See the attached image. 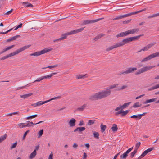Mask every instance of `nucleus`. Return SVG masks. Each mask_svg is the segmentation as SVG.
<instances>
[{"label":"nucleus","instance_id":"nucleus-1","mask_svg":"<svg viewBox=\"0 0 159 159\" xmlns=\"http://www.w3.org/2000/svg\"><path fill=\"white\" fill-rule=\"evenodd\" d=\"M118 85V84H117L111 85L106 88V90L96 93L90 96L89 99L91 101H94L106 98L111 95V91L110 90L116 87Z\"/></svg>","mask_w":159,"mask_h":159},{"label":"nucleus","instance_id":"nucleus-2","mask_svg":"<svg viewBox=\"0 0 159 159\" xmlns=\"http://www.w3.org/2000/svg\"><path fill=\"white\" fill-rule=\"evenodd\" d=\"M31 45H29L23 47L21 48L17 49L13 52L7 55L2 57L0 58V59L1 60H3L9 57H11L14 56L18 54V53L24 51V50L28 48Z\"/></svg>","mask_w":159,"mask_h":159},{"label":"nucleus","instance_id":"nucleus-3","mask_svg":"<svg viewBox=\"0 0 159 159\" xmlns=\"http://www.w3.org/2000/svg\"><path fill=\"white\" fill-rule=\"evenodd\" d=\"M84 29V28H82L80 29L75 30H72L70 32H68L62 35V37L61 38L62 40L66 38L68 35L74 34L76 33L81 32Z\"/></svg>","mask_w":159,"mask_h":159},{"label":"nucleus","instance_id":"nucleus-4","mask_svg":"<svg viewBox=\"0 0 159 159\" xmlns=\"http://www.w3.org/2000/svg\"><path fill=\"white\" fill-rule=\"evenodd\" d=\"M146 10V9L145 8L143 9L139 10L137 11L132 12L130 13H129L127 14L122 15L119 16H116V17L113 18V20H115L119 19H122V18H124L125 17H128V16H130L132 15L136 14H138V13L141 12L143 11H145Z\"/></svg>","mask_w":159,"mask_h":159},{"label":"nucleus","instance_id":"nucleus-5","mask_svg":"<svg viewBox=\"0 0 159 159\" xmlns=\"http://www.w3.org/2000/svg\"><path fill=\"white\" fill-rule=\"evenodd\" d=\"M52 49H53L52 48H51L49 49L45 48L40 51L36 52L34 53H31L30 54V55L31 56H38L41 55L45 54L50 51H51Z\"/></svg>","mask_w":159,"mask_h":159},{"label":"nucleus","instance_id":"nucleus-6","mask_svg":"<svg viewBox=\"0 0 159 159\" xmlns=\"http://www.w3.org/2000/svg\"><path fill=\"white\" fill-rule=\"evenodd\" d=\"M158 56H159V52L149 55L145 58L143 59L141 61L142 62H143Z\"/></svg>","mask_w":159,"mask_h":159},{"label":"nucleus","instance_id":"nucleus-7","mask_svg":"<svg viewBox=\"0 0 159 159\" xmlns=\"http://www.w3.org/2000/svg\"><path fill=\"white\" fill-rule=\"evenodd\" d=\"M155 67V66H144L143 68L140 69L139 70L137 71L135 73L136 75L140 74L141 73H143L145 71H146L152 68Z\"/></svg>","mask_w":159,"mask_h":159},{"label":"nucleus","instance_id":"nucleus-8","mask_svg":"<svg viewBox=\"0 0 159 159\" xmlns=\"http://www.w3.org/2000/svg\"><path fill=\"white\" fill-rule=\"evenodd\" d=\"M156 44V42H153L152 43L148 44L143 48L141 49L140 50L138 51L137 52L139 53L141 52L142 51H148L149 49L153 47Z\"/></svg>","mask_w":159,"mask_h":159},{"label":"nucleus","instance_id":"nucleus-9","mask_svg":"<svg viewBox=\"0 0 159 159\" xmlns=\"http://www.w3.org/2000/svg\"><path fill=\"white\" fill-rule=\"evenodd\" d=\"M129 42H130L129 38H126L125 39H123L120 42L117 43L119 47L123 46L125 44H126Z\"/></svg>","mask_w":159,"mask_h":159},{"label":"nucleus","instance_id":"nucleus-10","mask_svg":"<svg viewBox=\"0 0 159 159\" xmlns=\"http://www.w3.org/2000/svg\"><path fill=\"white\" fill-rule=\"evenodd\" d=\"M103 19V18H101L93 20H85L83 22L82 24L84 25H85L90 23H95L100 21V20H102Z\"/></svg>","mask_w":159,"mask_h":159},{"label":"nucleus","instance_id":"nucleus-11","mask_svg":"<svg viewBox=\"0 0 159 159\" xmlns=\"http://www.w3.org/2000/svg\"><path fill=\"white\" fill-rule=\"evenodd\" d=\"M154 149L153 147L148 148V149L145 150L141 155L138 157V159H140L144 157L147 154L151 151L153 150H154Z\"/></svg>","mask_w":159,"mask_h":159},{"label":"nucleus","instance_id":"nucleus-12","mask_svg":"<svg viewBox=\"0 0 159 159\" xmlns=\"http://www.w3.org/2000/svg\"><path fill=\"white\" fill-rule=\"evenodd\" d=\"M131 103V102H129L124 103L122 106L120 105L119 107H117L115 109L116 111H118L120 110H122L123 109L125 108L128 107Z\"/></svg>","mask_w":159,"mask_h":159},{"label":"nucleus","instance_id":"nucleus-13","mask_svg":"<svg viewBox=\"0 0 159 159\" xmlns=\"http://www.w3.org/2000/svg\"><path fill=\"white\" fill-rule=\"evenodd\" d=\"M133 149V147H132L127 150L124 153L120 156V157L121 159H125L126 158V157L128 156V154Z\"/></svg>","mask_w":159,"mask_h":159},{"label":"nucleus","instance_id":"nucleus-14","mask_svg":"<svg viewBox=\"0 0 159 159\" xmlns=\"http://www.w3.org/2000/svg\"><path fill=\"white\" fill-rule=\"evenodd\" d=\"M60 98V97H56L53 98L49 100L45 101L44 102H43L42 101H39V102H37V103H38V106H40L41 105H42L43 104H44L45 103H47L48 102H49L51 100H53L54 99H57L59 98Z\"/></svg>","mask_w":159,"mask_h":159},{"label":"nucleus","instance_id":"nucleus-15","mask_svg":"<svg viewBox=\"0 0 159 159\" xmlns=\"http://www.w3.org/2000/svg\"><path fill=\"white\" fill-rule=\"evenodd\" d=\"M139 30V28H135L129 30L127 31L128 35L129 34H133L138 32Z\"/></svg>","mask_w":159,"mask_h":159},{"label":"nucleus","instance_id":"nucleus-16","mask_svg":"<svg viewBox=\"0 0 159 159\" xmlns=\"http://www.w3.org/2000/svg\"><path fill=\"white\" fill-rule=\"evenodd\" d=\"M136 70L137 68L136 67L129 68L127 69L125 73H126V74H128L133 73Z\"/></svg>","mask_w":159,"mask_h":159},{"label":"nucleus","instance_id":"nucleus-17","mask_svg":"<svg viewBox=\"0 0 159 159\" xmlns=\"http://www.w3.org/2000/svg\"><path fill=\"white\" fill-rule=\"evenodd\" d=\"M76 120L74 118L71 119L68 122V124L70 127L75 126Z\"/></svg>","mask_w":159,"mask_h":159},{"label":"nucleus","instance_id":"nucleus-18","mask_svg":"<svg viewBox=\"0 0 159 159\" xmlns=\"http://www.w3.org/2000/svg\"><path fill=\"white\" fill-rule=\"evenodd\" d=\"M117 43H116L112 46L109 47L106 49V50L107 51H110L112 50L114 48H115L118 47H119Z\"/></svg>","mask_w":159,"mask_h":159},{"label":"nucleus","instance_id":"nucleus-19","mask_svg":"<svg viewBox=\"0 0 159 159\" xmlns=\"http://www.w3.org/2000/svg\"><path fill=\"white\" fill-rule=\"evenodd\" d=\"M117 43H116L112 46L109 47L106 49V50L107 51H110L112 50L114 48H115L118 47H119Z\"/></svg>","mask_w":159,"mask_h":159},{"label":"nucleus","instance_id":"nucleus-20","mask_svg":"<svg viewBox=\"0 0 159 159\" xmlns=\"http://www.w3.org/2000/svg\"><path fill=\"white\" fill-rule=\"evenodd\" d=\"M15 46L14 45H12L11 46H10L8 47L7 48H5L2 51H1L0 52V55L1 54L6 51L12 48H13Z\"/></svg>","mask_w":159,"mask_h":159},{"label":"nucleus","instance_id":"nucleus-21","mask_svg":"<svg viewBox=\"0 0 159 159\" xmlns=\"http://www.w3.org/2000/svg\"><path fill=\"white\" fill-rule=\"evenodd\" d=\"M128 35L127 31L125 32H124L120 33L116 35L117 38L123 37Z\"/></svg>","mask_w":159,"mask_h":159},{"label":"nucleus","instance_id":"nucleus-22","mask_svg":"<svg viewBox=\"0 0 159 159\" xmlns=\"http://www.w3.org/2000/svg\"><path fill=\"white\" fill-rule=\"evenodd\" d=\"M143 35H139L137 36L134 37H129V39L130 40V42H132L134 41H135L136 40H138L140 36H143Z\"/></svg>","mask_w":159,"mask_h":159},{"label":"nucleus","instance_id":"nucleus-23","mask_svg":"<svg viewBox=\"0 0 159 159\" xmlns=\"http://www.w3.org/2000/svg\"><path fill=\"white\" fill-rule=\"evenodd\" d=\"M87 106L86 104H84L81 107H80L76 109V111H83Z\"/></svg>","mask_w":159,"mask_h":159},{"label":"nucleus","instance_id":"nucleus-24","mask_svg":"<svg viewBox=\"0 0 159 159\" xmlns=\"http://www.w3.org/2000/svg\"><path fill=\"white\" fill-rule=\"evenodd\" d=\"M157 98H152L150 99H148L146 100L144 102V104H147L152 102H155L157 100Z\"/></svg>","mask_w":159,"mask_h":159},{"label":"nucleus","instance_id":"nucleus-25","mask_svg":"<svg viewBox=\"0 0 159 159\" xmlns=\"http://www.w3.org/2000/svg\"><path fill=\"white\" fill-rule=\"evenodd\" d=\"M36 152L35 150H34L30 155L29 158L30 159H32L36 155Z\"/></svg>","mask_w":159,"mask_h":159},{"label":"nucleus","instance_id":"nucleus-26","mask_svg":"<svg viewBox=\"0 0 159 159\" xmlns=\"http://www.w3.org/2000/svg\"><path fill=\"white\" fill-rule=\"evenodd\" d=\"M33 94L32 93H30L28 94H25L24 95H20V97L21 98H23L24 99H25L27 97H28Z\"/></svg>","mask_w":159,"mask_h":159},{"label":"nucleus","instance_id":"nucleus-27","mask_svg":"<svg viewBox=\"0 0 159 159\" xmlns=\"http://www.w3.org/2000/svg\"><path fill=\"white\" fill-rule=\"evenodd\" d=\"M112 130L113 132L116 131L118 130V127L116 124H113L111 127Z\"/></svg>","mask_w":159,"mask_h":159},{"label":"nucleus","instance_id":"nucleus-28","mask_svg":"<svg viewBox=\"0 0 159 159\" xmlns=\"http://www.w3.org/2000/svg\"><path fill=\"white\" fill-rule=\"evenodd\" d=\"M22 3L24 5H25V7H33V5L31 3H29L28 2H22Z\"/></svg>","mask_w":159,"mask_h":159},{"label":"nucleus","instance_id":"nucleus-29","mask_svg":"<svg viewBox=\"0 0 159 159\" xmlns=\"http://www.w3.org/2000/svg\"><path fill=\"white\" fill-rule=\"evenodd\" d=\"M27 122L28 123L25 125L26 127L33 126L34 125H35V124L33 123L32 122L28 121Z\"/></svg>","mask_w":159,"mask_h":159},{"label":"nucleus","instance_id":"nucleus-30","mask_svg":"<svg viewBox=\"0 0 159 159\" xmlns=\"http://www.w3.org/2000/svg\"><path fill=\"white\" fill-rule=\"evenodd\" d=\"M100 127L101 131L102 132H103L105 131L107 127L106 125H103L102 124H101Z\"/></svg>","mask_w":159,"mask_h":159},{"label":"nucleus","instance_id":"nucleus-31","mask_svg":"<svg viewBox=\"0 0 159 159\" xmlns=\"http://www.w3.org/2000/svg\"><path fill=\"white\" fill-rule=\"evenodd\" d=\"M7 136V135L5 134L3 136H2L0 137V143H1L2 141H4L6 138Z\"/></svg>","mask_w":159,"mask_h":159},{"label":"nucleus","instance_id":"nucleus-32","mask_svg":"<svg viewBox=\"0 0 159 159\" xmlns=\"http://www.w3.org/2000/svg\"><path fill=\"white\" fill-rule=\"evenodd\" d=\"M142 105L141 104H140L139 102H137L134 103L133 106V107L134 108L140 107Z\"/></svg>","mask_w":159,"mask_h":159},{"label":"nucleus","instance_id":"nucleus-33","mask_svg":"<svg viewBox=\"0 0 159 159\" xmlns=\"http://www.w3.org/2000/svg\"><path fill=\"white\" fill-rule=\"evenodd\" d=\"M130 118H138L139 119L141 118L140 114H138V115H133L130 117Z\"/></svg>","mask_w":159,"mask_h":159},{"label":"nucleus","instance_id":"nucleus-34","mask_svg":"<svg viewBox=\"0 0 159 159\" xmlns=\"http://www.w3.org/2000/svg\"><path fill=\"white\" fill-rule=\"evenodd\" d=\"M95 120H89L88 121L87 125H91L95 123Z\"/></svg>","mask_w":159,"mask_h":159},{"label":"nucleus","instance_id":"nucleus-35","mask_svg":"<svg viewBox=\"0 0 159 159\" xmlns=\"http://www.w3.org/2000/svg\"><path fill=\"white\" fill-rule=\"evenodd\" d=\"M86 75H77L76 78L77 79H80L84 78V77H87Z\"/></svg>","mask_w":159,"mask_h":159},{"label":"nucleus","instance_id":"nucleus-36","mask_svg":"<svg viewBox=\"0 0 159 159\" xmlns=\"http://www.w3.org/2000/svg\"><path fill=\"white\" fill-rule=\"evenodd\" d=\"M159 16V13L153 14L148 17V18H151Z\"/></svg>","mask_w":159,"mask_h":159},{"label":"nucleus","instance_id":"nucleus-37","mask_svg":"<svg viewBox=\"0 0 159 159\" xmlns=\"http://www.w3.org/2000/svg\"><path fill=\"white\" fill-rule=\"evenodd\" d=\"M37 116H38V115L37 114H35V115L30 116H29L27 117L26 118V119H32V118H35L36 117H37Z\"/></svg>","mask_w":159,"mask_h":159},{"label":"nucleus","instance_id":"nucleus-38","mask_svg":"<svg viewBox=\"0 0 159 159\" xmlns=\"http://www.w3.org/2000/svg\"><path fill=\"white\" fill-rule=\"evenodd\" d=\"M78 132L79 133L81 132L85 129V128L84 127H78Z\"/></svg>","mask_w":159,"mask_h":159},{"label":"nucleus","instance_id":"nucleus-39","mask_svg":"<svg viewBox=\"0 0 159 159\" xmlns=\"http://www.w3.org/2000/svg\"><path fill=\"white\" fill-rule=\"evenodd\" d=\"M93 135L94 138L97 139H99V134L98 132H94V133H93Z\"/></svg>","mask_w":159,"mask_h":159},{"label":"nucleus","instance_id":"nucleus-40","mask_svg":"<svg viewBox=\"0 0 159 159\" xmlns=\"http://www.w3.org/2000/svg\"><path fill=\"white\" fill-rule=\"evenodd\" d=\"M129 111L128 110L125 111H123L122 110V114L121 115V116H125Z\"/></svg>","mask_w":159,"mask_h":159},{"label":"nucleus","instance_id":"nucleus-41","mask_svg":"<svg viewBox=\"0 0 159 159\" xmlns=\"http://www.w3.org/2000/svg\"><path fill=\"white\" fill-rule=\"evenodd\" d=\"M17 144V141H16L14 143H13V144L11 145V147H10L11 149H12L13 148H15Z\"/></svg>","mask_w":159,"mask_h":159},{"label":"nucleus","instance_id":"nucleus-42","mask_svg":"<svg viewBox=\"0 0 159 159\" xmlns=\"http://www.w3.org/2000/svg\"><path fill=\"white\" fill-rule=\"evenodd\" d=\"M57 66H58L57 65H55L53 66H47L46 67L43 68V69H46V68H49V69H52V68H54L57 67Z\"/></svg>","mask_w":159,"mask_h":159},{"label":"nucleus","instance_id":"nucleus-43","mask_svg":"<svg viewBox=\"0 0 159 159\" xmlns=\"http://www.w3.org/2000/svg\"><path fill=\"white\" fill-rule=\"evenodd\" d=\"M137 151L136 149H134L133 152H132L130 154V157L131 158H133L134 156V155L137 152Z\"/></svg>","mask_w":159,"mask_h":159},{"label":"nucleus","instance_id":"nucleus-44","mask_svg":"<svg viewBox=\"0 0 159 159\" xmlns=\"http://www.w3.org/2000/svg\"><path fill=\"white\" fill-rule=\"evenodd\" d=\"M140 145L141 143L140 142H139L138 143H136L135 145V149H136L137 151V150L139 148Z\"/></svg>","mask_w":159,"mask_h":159},{"label":"nucleus","instance_id":"nucleus-45","mask_svg":"<svg viewBox=\"0 0 159 159\" xmlns=\"http://www.w3.org/2000/svg\"><path fill=\"white\" fill-rule=\"evenodd\" d=\"M43 79V78L42 77V76L40 77L38 79H37L36 80H35L33 83H34L35 82H39L40 81H41Z\"/></svg>","mask_w":159,"mask_h":159},{"label":"nucleus","instance_id":"nucleus-46","mask_svg":"<svg viewBox=\"0 0 159 159\" xmlns=\"http://www.w3.org/2000/svg\"><path fill=\"white\" fill-rule=\"evenodd\" d=\"M29 132H30V131L29 130H27V131H26V132H25V133L24 134L23 138H22L23 140H24L25 139L27 134L28 133H29Z\"/></svg>","mask_w":159,"mask_h":159},{"label":"nucleus","instance_id":"nucleus-47","mask_svg":"<svg viewBox=\"0 0 159 159\" xmlns=\"http://www.w3.org/2000/svg\"><path fill=\"white\" fill-rule=\"evenodd\" d=\"M128 86L127 85H123L120 88H119L117 89L118 90H121L124 89H125L127 88Z\"/></svg>","mask_w":159,"mask_h":159},{"label":"nucleus","instance_id":"nucleus-48","mask_svg":"<svg viewBox=\"0 0 159 159\" xmlns=\"http://www.w3.org/2000/svg\"><path fill=\"white\" fill-rule=\"evenodd\" d=\"M43 130H40L38 133V138H39L43 134Z\"/></svg>","mask_w":159,"mask_h":159},{"label":"nucleus","instance_id":"nucleus-49","mask_svg":"<svg viewBox=\"0 0 159 159\" xmlns=\"http://www.w3.org/2000/svg\"><path fill=\"white\" fill-rule=\"evenodd\" d=\"M13 11V9H11L9 11H7L6 13H4V15H9Z\"/></svg>","mask_w":159,"mask_h":159},{"label":"nucleus","instance_id":"nucleus-50","mask_svg":"<svg viewBox=\"0 0 159 159\" xmlns=\"http://www.w3.org/2000/svg\"><path fill=\"white\" fill-rule=\"evenodd\" d=\"M42 77L43 78V79H50L51 78V76H50V74L49 75H48L46 76H42Z\"/></svg>","mask_w":159,"mask_h":159},{"label":"nucleus","instance_id":"nucleus-51","mask_svg":"<svg viewBox=\"0 0 159 159\" xmlns=\"http://www.w3.org/2000/svg\"><path fill=\"white\" fill-rule=\"evenodd\" d=\"M18 125L20 128H23L26 127L25 125H24V124L23 123L19 124Z\"/></svg>","mask_w":159,"mask_h":159},{"label":"nucleus","instance_id":"nucleus-52","mask_svg":"<svg viewBox=\"0 0 159 159\" xmlns=\"http://www.w3.org/2000/svg\"><path fill=\"white\" fill-rule=\"evenodd\" d=\"M12 29H13V28H11V29L8 30L7 31H6L5 32H0V34H6L8 33V32H10V31H11Z\"/></svg>","mask_w":159,"mask_h":159},{"label":"nucleus","instance_id":"nucleus-53","mask_svg":"<svg viewBox=\"0 0 159 159\" xmlns=\"http://www.w3.org/2000/svg\"><path fill=\"white\" fill-rule=\"evenodd\" d=\"M156 89L155 87V86H152L151 88H149L148 89V90L149 91H152V90H154V89Z\"/></svg>","mask_w":159,"mask_h":159},{"label":"nucleus","instance_id":"nucleus-54","mask_svg":"<svg viewBox=\"0 0 159 159\" xmlns=\"http://www.w3.org/2000/svg\"><path fill=\"white\" fill-rule=\"evenodd\" d=\"M131 20V19L128 20H125L123 22V23L124 24H127L129 23Z\"/></svg>","mask_w":159,"mask_h":159},{"label":"nucleus","instance_id":"nucleus-55","mask_svg":"<svg viewBox=\"0 0 159 159\" xmlns=\"http://www.w3.org/2000/svg\"><path fill=\"white\" fill-rule=\"evenodd\" d=\"M104 36V34H100L98 35H97L96 37H97L98 39H99L100 38H101L103 36Z\"/></svg>","mask_w":159,"mask_h":159},{"label":"nucleus","instance_id":"nucleus-56","mask_svg":"<svg viewBox=\"0 0 159 159\" xmlns=\"http://www.w3.org/2000/svg\"><path fill=\"white\" fill-rule=\"evenodd\" d=\"M122 110H120V111H118L116 112L115 113V115H116L117 116V115H118L120 114H122Z\"/></svg>","mask_w":159,"mask_h":159},{"label":"nucleus","instance_id":"nucleus-57","mask_svg":"<svg viewBox=\"0 0 159 159\" xmlns=\"http://www.w3.org/2000/svg\"><path fill=\"white\" fill-rule=\"evenodd\" d=\"M78 147V144L76 143H74L73 145V148L75 149H76L77 148V147Z\"/></svg>","mask_w":159,"mask_h":159},{"label":"nucleus","instance_id":"nucleus-58","mask_svg":"<svg viewBox=\"0 0 159 159\" xmlns=\"http://www.w3.org/2000/svg\"><path fill=\"white\" fill-rule=\"evenodd\" d=\"M125 71H122L120 72H119V73H118V75H123L124 74H126V73H125Z\"/></svg>","mask_w":159,"mask_h":159},{"label":"nucleus","instance_id":"nucleus-59","mask_svg":"<svg viewBox=\"0 0 159 159\" xmlns=\"http://www.w3.org/2000/svg\"><path fill=\"white\" fill-rule=\"evenodd\" d=\"M20 35H17L15 36L12 37V39L13 40H15L17 38L20 37Z\"/></svg>","mask_w":159,"mask_h":159},{"label":"nucleus","instance_id":"nucleus-60","mask_svg":"<svg viewBox=\"0 0 159 159\" xmlns=\"http://www.w3.org/2000/svg\"><path fill=\"white\" fill-rule=\"evenodd\" d=\"M84 125V121L83 120H81L80 121V123L79 124V126H82Z\"/></svg>","mask_w":159,"mask_h":159},{"label":"nucleus","instance_id":"nucleus-61","mask_svg":"<svg viewBox=\"0 0 159 159\" xmlns=\"http://www.w3.org/2000/svg\"><path fill=\"white\" fill-rule=\"evenodd\" d=\"M87 157V155L86 153L85 152L84 153L83 157V159H85Z\"/></svg>","mask_w":159,"mask_h":159},{"label":"nucleus","instance_id":"nucleus-62","mask_svg":"<svg viewBox=\"0 0 159 159\" xmlns=\"http://www.w3.org/2000/svg\"><path fill=\"white\" fill-rule=\"evenodd\" d=\"M85 146L87 148V149H88L90 147V145L89 143H86L85 144Z\"/></svg>","mask_w":159,"mask_h":159},{"label":"nucleus","instance_id":"nucleus-63","mask_svg":"<svg viewBox=\"0 0 159 159\" xmlns=\"http://www.w3.org/2000/svg\"><path fill=\"white\" fill-rule=\"evenodd\" d=\"M61 40H62L61 39V38H59V39H55L53 41H54V42H56V41H57V42L60 41Z\"/></svg>","mask_w":159,"mask_h":159},{"label":"nucleus","instance_id":"nucleus-64","mask_svg":"<svg viewBox=\"0 0 159 159\" xmlns=\"http://www.w3.org/2000/svg\"><path fill=\"white\" fill-rule=\"evenodd\" d=\"M53 156L52 154H50L49 156L48 159H53Z\"/></svg>","mask_w":159,"mask_h":159}]
</instances>
